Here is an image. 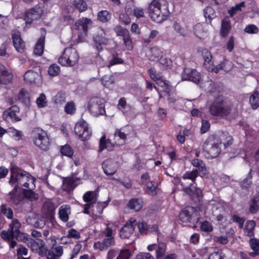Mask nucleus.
<instances>
[{
  "label": "nucleus",
  "mask_w": 259,
  "mask_h": 259,
  "mask_svg": "<svg viewBox=\"0 0 259 259\" xmlns=\"http://www.w3.org/2000/svg\"><path fill=\"white\" fill-rule=\"evenodd\" d=\"M74 132L78 135V138L81 141H85L90 139L91 132L89 130L88 124L83 119L77 122L74 127Z\"/></svg>",
  "instance_id": "obj_11"
},
{
  "label": "nucleus",
  "mask_w": 259,
  "mask_h": 259,
  "mask_svg": "<svg viewBox=\"0 0 259 259\" xmlns=\"http://www.w3.org/2000/svg\"><path fill=\"white\" fill-rule=\"evenodd\" d=\"M31 138L35 146L41 150L46 151L49 148L50 141L46 131L36 127L31 132Z\"/></svg>",
  "instance_id": "obj_8"
},
{
  "label": "nucleus",
  "mask_w": 259,
  "mask_h": 259,
  "mask_svg": "<svg viewBox=\"0 0 259 259\" xmlns=\"http://www.w3.org/2000/svg\"><path fill=\"white\" fill-rule=\"evenodd\" d=\"M43 209L46 211L47 214H52L55 210V207L51 202L46 201L44 204Z\"/></svg>",
  "instance_id": "obj_52"
},
{
  "label": "nucleus",
  "mask_w": 259,
  "mask_h": 259,
  "mask_svg": "<svg viewBox=\"0 0 259 259\" xmlns=\"http://www.w3.org/2000/svg\"><path fill=\"white\" fill-rule=\"evenodd\" d=\"M71 3L80 12H84L87 9L88 6L84 0H72Z\"/></svg>",
  "instance_id": "obj_37"
},
{
  "label": "nucleus",
  "mask_w": 259,
  "mask_h": 259,
  "mask_svg": "<svg viewBox=\"0 0 259 259\" xmlns=\"http://www.w3.org/2000/svg\"><path fill=\"white\" fill-rule=\"evenodd\" d=\"M79 56L76 50L73 48H66L58 59L59 63L63 66H73L77 63Z\"/></svg>",
  "instance_id": "obj_9"
},
{
  "label": "nucleus",
  "mask_w": 259,
  "mask_h": 259,
  "mask_svg": "<svg viewBox=\"0 0 259 259\" xmlns=\"http://www.w3.org/2000/svg\"><path fill=\"white\" fill-rule=\"evenodd\" d=\"M192 164L194 166L198 167L199 171V175L201 177H203L206 174V167L202 160L198 159H193L192 160Z\"/></svg>",
  "instance_id": "obj_27"
},
{
  "label": "nucleus",
  "mask_w": 259,
  "mask_h": 259,
  "mask_svg": "<svg viewBox=\"0 0 259 259\" xmlns=\"http://www.w3.org/2000/svg\"><path fill=\"white\" fill-rule=\"evenodd\" d=\"M127 207L135 211H139L143 206V201L141 199L133 198L130 200Z\"/></svg>",
  "instance_id": "obj_25"
},
{
  "label": "nucleus",
  "mask_w": 259,
  "mask_h": 259,
  "mask_svg": "<svg viewBox=\"0 0 259 259\" xmlns=\"http://www.w3.org/2000/svg\"><path fill=\"white\" fill-rule=\"evenodd\" d=\"M197 211L191 206H187L179 213V220L183 223L196 222L198 221Z\"/></svg>",
  "instance_id": "obj_13"
},
{
  "label": "nucleus",
  "mask_w": 259,
  "mask_h": 259,
  "mask_svg": "<svg viewBox=\"0 0 259 259\" xmlns=\"http://www.w3.org/2000/svg\"><path fill=\"white\" fill-rule=\"evenodd\" d=\"M70 213V207L69 205H62L59 211L60 219L63 222H66L69 219V214Z\"/></svg>",
  "instance_id": "obj_26"
},
{
  "label": "nucleus",
  "mask_w": 259,
  "mask_h": 259,
  "mask_svg": "<svg viewBox=\"0 0 259 259\" xmlns=\"http://www.w3.org/2000/svg\"><path fill=\"white\" fill-rule=\"evenodd\" d=\"M92 21L91 19L82 17L78 19L74 24V29L80 31L78 38L84 37L87 36L88 29L92 27Z\"/></svg>",
  "instance_id": "obj_14"
},
{
  "label": "nucleus",
  "mask_w": 259,
  "mask_h": 259,
  "mask_svg": "<svg viewBox=\"0 0 259 259\" xmlns=\"http://www.w3.org/2000/svg\"><path fill=\"white\" fill-rule=\"evenodd\" d=\"M23 193L25 197L30 201L37 200L38 198V195L31 189H24Z\"/></svg>",
  "instance_id": "obj_46"
},
{
  "label": "nucleus",
  "mask_w": 259,
  "mask_h": 259,
  "mask_svg": "<svg viewBox=\"0 0 259 259\" xmlns=\"http://www.w3.org/2000/svg\"><path fill=\"white\" fill-rule=\"evenodd\" d=\"M201 230L203 231L209 232H211L213 230V227L212 225L207 221H204L201 224Z\"/></svg>",
  "instance_id": "obj_64"
},
{
  "label": "nucleus",
  "mask_w": 259,
  "mask_h": 259,
  "mask_svg": "<svg viewBox=\"0 0 259 259\" xmlns=\"http://www.w3.org/2000/svg\"><path fill=\"white\" fill-rule=\"evenodd\" d=\"M137 226L141 234L146 235L150 232L154 231L157 229L156 226L153 225L152 227L148 225L146 223L142 221L138 222L137 221Z\"/></svg>",
  "instance_id": "obj_21"
},
{
  "label": "nucleus",
  "mask_w": 259,
  "mask_h": 259,
  "mask_svg": "<svg viewBox=\"0 0 259 259\" xmlns=\"http://www.w3.org/2000/svg\"><path fill=\"white\" fill-rule=\"evenodd\" d=\"M11 178L9 184L15 188L20 189L21 187L29 188L30 185H34V178L27 172L21 169L17 166L11 169Z\"/></svg>",
  "instance_id": "obj_4"
},
{
  "label": "nucleus",
  "mask_w": 259,
  "mask_h": 259,
  "mask_svg": "<svg viewBox=\"0 0 259 259\" xmlns=\"http://www.w3.org/2000/svg\"><path fill=\"white\" fill-rule=\"evenodd\" d=\"M39 77V74L31 70L27 71L24 75V80L28 83H32L35 82V80Z\"/></svg>",
  "instance_id": "obj_33"
},
{
  "label": "nucleus",
  "mask_w": 259,
  "mask_h": 259,
  "mask_svg": "<svg viewBox=\"0 0 259 259\" xmlns=\"http://www.w3.org/2000/svg\"><path fill=\"white\" fill-rule=\"evenodd\" d=\"M59 72L60 67L56 64H53L49 68L48 73L52 76L58 75Z\"/></svg>",
  "instance_id": "obj_59"
},
{
  "label": "nucleus",
  "mask_w": 259,
  "mask_h": 259,
  "mask_svg": "<svg viewBox=\"0 0 259 259\" xmlns=\"http://www.w3.org/2000/svg\"><path fill=\"white\" fill-rule=\"evenodd\" d=\"M42 13V9L37 6L29 9L25 13L26 23L31 24L33 21L38 20L41 17Z\"/></svg>",
  "instance_id": "obj_15"
},
{
  "label": "nucleus",
  "mask_w": 259,
  "mask_h": 259,
  "mask_svg": "<svg viewBox=\"0 0 259 259\" xmlns=\"http://www.w3.org/2000/svg\"><path fill=\"white\" fill-rule=\"evenodd\" d=\"M19 112V107L15 105V106H12L9 109H8L7 111H6L4 112L3 116H5L6 115L7 119L8 117H9L12 120L19 121V120H20V119L17 116V113Z\"/></svg>",
  "instance_id": "obj_23"
},
{
  "label": "nucleus",
  "mask_w": 259,
  "mask_h": 259,
  "mask_svg": "<svg viewBox=\"0 0 259 259\" xmlns=\"http://www.w3.org/2000/svg\"><path fill=\"white\" fill-rule=\"evenodd\" d=\"M12 74L3 65H0V83L7 84L12 81Z\"/></svg>",
  "instance_id": "obj_20"
},
{
  "label": "nucleus",
  "mask_w": 259,
  "mask_h": 259,
  "mask_svg": "<svg viewBox=\"0 0 259 259\" xmlns=\"http://www.w3.org/2000/svg\"><path fill=\"white\" fill-rule=\"evenodd\" d=\"M102 168L107 175H113L117 170V164L112 159H107L102 163Z\"/></svg>",
  "instance_id": "obj_17"
},
{
  "label": "nucleus",
  "mask_w": 259,
  "mask_h": 259,
  "mask_svg": "<svg viewBox=\"0 0 259 259\" xmlns=\"http://www.w3.org/2000/svg\"><path fill=\"white\" fill-rule=\"evenodd\" d=\"M166 250V244L163 242L159 243L156 250V259H164Z\"/></svg>",
  "instance_id": "obj_41"
},
{
  "label": "nucleus",
  "mask_w": 259,
  "mask_h": 259,
  "mask_svg": "<svg viewBox=\"0 0 259 259\" xmlns=\"http://www.w3.org/2000/svg\"><path fill=\"white\" fill-rule=\"evenodd\" d=\"M198 173V170L196 169L186 171L180 181L183 187V191L196 202L199 201L202 197L201 190L194 185Z\"/></svg>",
  "instance_id": "obj_2"
},
{
  "label": "nucleus",
  "mask_w": 259,
  "mask_h": 259,
  "mask_svg": "<svg viewBox=\"0 0 259 259\" xmlns=\"http://www.w3.org/2000/svg\"><path fill=\"white\" fill-rule=\"evenodd\" d=\"M148 72L151 78L155 81L161 76L159 73L156 72L154 68H150L148 70Z\"/></svg>",
  "instance_id": "obj_61"
},
{
  "label": "nucleus",
  "mask_w": 259,
  "mask_h": 259,
  "mask_svg": "<svg viewBox=\"0 0 259 259\" xmlns=\"http://www.w3.org/2000/svg\"><path fill=\"white\" fill-rule=\"evenodd\" d=\"M148 10L149 17L153 21L161 23L167 19L172 9L169 8L166 0H153L149 4Z\"/></svg>",
  "instance_id": "obj_3"
},
{
  "label": "nucleus",
  "mask_w": 259,
  "mask_h": 259,
  "mask_svg": "<svg viewBox=\"0 0 259 259\" xmlns=\"http://www.w3.org/2000/svg\"><path fill=\"white\" fill-rule=\"evenodd\" d=\"M252 169H250L246 178L243 180L242 183V187L243 188H247L252 183Z\"/></svg>",
  "instance_id": "obj_53"
},
{
  "label": "nucleus",
  "mask_w": 259,
  "mask_h": 259,
  "mask_svg": "<svg viewBox=\"0 0 259 259\" xmlns=\"http://www.w3.org/2000/svg\"><path fill=\"white\" fill-rule=\"evenodd\" d=\"M136 226L137 220L136 219L131 218L127 220L125 224L120 229V237L123 239H129L133 234Z\"/></svg>",
  "instance_id": "obj_12"
},
{
  "label": "nucleus",
  "mask_w": 259,
  "mask_h": 259,
  "mask_svg": "<svg viewBox=\"0 0 259 259\" xmlns=\"http://www.w3.org/2000/svg\"><path fill=\"white\" fill-rule=\"evenodd\" d=\"M231 111L230 105L225 102L221 96L215 99L209 107V112L211 115L221 117L227 116Z\"/></svg>",
  "instance_id": "obj_7"
},
{
  "label": "nucleus",
  "mask_w": 259,
  "mask_h": 259,
  "mask_svg": "<svg viewBox=\"0 0 259 259\" xmlns=\"http://www.w3.org/2000/svg\"><path fill=\"white\" fill-rule=\"evenodd\" d=\"M255 226L254 221L252 220L248 221L245 225V233L249 237L253 236L254 228Z\"/></svg>",
  "instance_id": "obj_39"
},
{
  "label": "nucleus",
  "mask_w": 259,
  "mask_h": 259,
  "mask_svg": "<svg viewBox=\"0 0 259 259\" xmlns=\"http://www.w3.org/2000/svg\"><path fill=\"white\" fill-rule=\"evenodd\" d=\"M106 34L103 30H101L94 37V40L96 44V49L98 51L102 50L101 46L102 45H107L108 42V39L105 36Z\"/></svg>",
  "instance_id": "obj_18"
},
{
  "label": "nucleus",
  "mask_w": 259,
  "mask_h": 259,
  "mask_svg": "<svg viewBox=\"0 0 259 259\" xmlns=\"http://www.w3.org/2000/svg\"><path fill=\"white\" fill-rule=\"evenodd\" d=\"M258 31V27L253 24L248 25L244 29V31L249 34H256Z\"/></svg>",
  "instance_id": "obj_57"
},
{
  "label": "nucleus",
  "mask_w": 259,
  "mask_h": 259,
  "mask_svg": "<svg viewBox=\"0 0 259 259\" xmlns=\"http://www.w3.org/2000/svg\"><path fill=\"white\" fill-rule=\"evenodd\" d=\"M75 110V105L73 102H68L65 106V111L67 114H72Z\"/></svg>",
  "instance_id": "obj_63"
},
{
  "label": "nucleus",
  "mask_w": 259,
  "mask_h": 259,
  "mask_svg": "<svg viewBox=\"0 0 259 259\" xmlns=\"http://www.w3.org/2000/svg\"><path fill=\"white\" fill-rule=\"evenodd\" d=\"M97 192L94 191H88L83 196V200L89 203H95L97 200Z\"/></svg>",
  "instance_id": "obj_32"
},
{
  "label": "nucleus",
  "mask_w": 259,
  "mask_h": 259,
  "mask_svg": "<svg viewBox=\"0 0 259 259\" xmlns=\"http://www.w3.org/2000/svg\"><path fill=\"white\" fill-rule=\"evenodd\" d=\"M18 190V189L17 187H14L9 194V201L16 205L19 204L23 199L22 195L17 193Z\"/></svg>",
  "instance_id": "obj_24"
},
{
  "label": "nucleus",
  "mask_w": 259,
  "mask_h": 259,
  "mask_svg": "<svg viewBox=\"0 0 259 259\" xmlns=\"http://www.w3.org/2000/svg\"><path fill=\"white\" fill-rule=\"evenodd\" d=\"M123 61L121 59L118 57L117 54L114 53L113 54L112 59L110 61L107 67L109 68L112 65L117 64H121L123 63Z\"/></svg>",
  "instance_id": "obj_60"
},
{
  "label": "nucleus",
  "mask_w": 259,
  "mask_h": 259,
  "mask_svg": "<svg viewBox=\"0 0 259 259\" xmlns=\"http://www.w3.org/2000/svg\"><path fill=\"white\" fill-rule=\"evenodd\" d=\"M259 209V196H255L252 199L250 206V211L251 213H254Z\"/></svg>",
  "instance_id": "obj_45"
},
{
  "label": "nucleus",
  "mask_w": 259,
  "mask_h": 259,
  "mask_svg": "<svg viewBox=\"0 0 259 259\" xmlns=\"http://www.w3.org/2000/svg\"><path fill=\"white\" fill-rule=\"evenodd\" d=\"M115 242L113 237H106L102 242L97 241L94 243V246L100 250L107 249L108 248L115 245Z\"/></svg>",
  "instance_id": "obj_19"
},
{
  "label": "nucleus",
  "mask_w": 259,
  "mask_h": 259,
  "mask_svg": "<svg viewBox=\"0 0 259 259\" xmlns=\"http://www.w3.org/2000/svg\"><path fill=\"white\" fill-rule=\"evenodd\" d=\"M114 82V79L111 75H105L102 78V84L106 88H110Z\"/></svg>",
  "instance_id": "obj_50"
},
{
  "label": "nucleus",
  "mask_w": 259,
  "mask_h": 259,
  "mask_svg": "<svg viewBox=\"0 0 259 259\" xmlns=\"http://www.w3.org/2000/svg\"><path fill=\"white\" fill-rule=\"evenodd\" d=\"M202 55L204 60L203 67L209 72L217 73L221 70L227 71L232 67L231 63L224 57L222 58L220 64L215 66L212 61L211 53L207 50H203Z\"/></svg>",
  "instance_id": "obj_5"
},
{
  "label": "nucleus",
  "mask_w": 259,
  "mask_h": 259,
  "mask_svg": "<svg viewBox=\"0 0 259 259\" xmlns=\"http://www.w3.org/2000/svg\"><path fill=\"white\" fill-rule=\"evenodd\" d=\"M54 102L57 105H61L66 101V95L63 92H58L54 97Z\"/></svg>",
  "instance_id": "obj_43"
},
{
  "label": "nucleus",
  "mask_w": 259,
  "mask_h": 259,
  "mask_svg": "<svg viewBox=\"0 0 259 259\" xmlns=\"http://www.w3.org/2000/svg\"><path fill=\"white\" fill-rule=\"evenodd\" d=\"M104 103L105 101L103 98L99 97L91 98L89 104V110L91 113L95 116L104 114L105 113Z\"/></svg>",
  "instance_id": "obj_10"
},
{
  "label": "nucleus",
  "mask_w": 259,
  "mask_h": 259,
  "mask_svg": "<svg viewBox=\"0 0 259 259\" xmlns=\"http://www.w3.org/2000/svg\"><path fill=\"white\" fill-rule=\"evenodd\" d=\"M249 102L253 109H256L259 107V93L257 91L250 96Z\"/></svg>",
  "instance_id": "obj_36"
},
{
  "label": "nucleus",
  "mask_w": 259,
  "mask_h": 259,
  "mask_svg": "<svg viewBox=\"0 0 259 259\" xmlns=\"http://www.w3.org/2000/svg\"><path fill=\"white\" fill-rule=\"evenodd\" d=\"M115 143H111L109 140H106L105 136H103L100 140V147L99 151L101 152L104 149H107L109 151L112 150Z\"/></svg>",
  "instance_id": "obj_28"
},
{
  "label": "nucleus",
  "mask_w": 259,
  "mask_h": 259,
  "mask_svg": "<svg viewBox=\"0 0 259 259\" xmlns=\"http://www.w3.org/2000/svg\"><path fill=\"white\" fill-rule=\"evenodd\" d=\"M249 244L251 248L254 251L249 253L250 256L254 257L259 255V240L251 238L249 240Z\"/></svg>",
  "instance_id": "obj_35"
},
{
  "label": "nucleus",
  "mask_w": 259,
  "mask_h": 259,
  "mask_svg": "<svg viewBox=\"0 0 259 259\" xmlns=\"http://www.w3.org/2000/svg\"><path fill=\"white\" fill-rule=\"evenodd\" d=\"M193 69L191 68H185L183 72L181 74V77L182 80H189L190 79V77L191 74L192 75V72Z\"/></svg>",
  "instance_id": "obj_62"
},
{
  "label": "nucleus",
  "mask_w": 259,
  "mask_h": 259,
  "mask_svg": "<svg viewBox=\"0 0 259 259\" xmlns=\"http://www.w3.org/2000/svg\"><path fill=\"white\" fill-rule=\"evenodd\" d=\"M63 253V248L62 246H59L56 247H52L51 250L48 251L47 255H52L54 257L59 258Z\"/></svg>",
  "instance_id": "obj_47"
},
{
  "label": "nucleus",
  "mask_w": 259,
  "mask_h": 259,
  "mask_svg": "<svg viewBox=\"0 0 259 259\" xmlns=\"http://www.w3.org/2000/svg\"><path fill=\"white\" fill-rule=\"evenodd\" d=\"M129 134L128 131L125 127L116 129L113 135L114 143L118 146L124 145Z\"/></svg>",
  "instance_id": "obj_16"
},
{
  "label": "nucleus",
  "mask_w": 259,
  "mask_h": 259,
  "mask_svg": "<svg viewBox=\"0 0 259 259\" xmlns=\"http://www.w3.org/2000/svg\"><path fill=\"white\" fill-rule=\"evenodd\" d=\"M111 18V14L106 10H102L98 14V19L102 22H106Z\"/></svg>",
  "instance_id": "obj_42"
},
{
  "label": "nucleus",
  "mask_w": 259,
  "mask_h": 259,
  "mask_svg": "<svg viewBox=\"0 0 259 259\" xmlns=\"http://www.w3.org/2000/svg\"><path fill=\"white\" fill-rule=\"evenodd\" d=\"M204 15L206 18L211 20L216 16L214 9L211 7H207L203 10Z\"/></svg>",
  "instance_id": "obj_48"
},
{
  "label": "nucleus",
  "mask_w": 259,
  "mask_h": 259,
  "mask_svg": "<svg viewBox=\"0 0 259 259\" xmlns=\"http://www.w3.org/2000/svg\"><path fill=\"white\" fill-rule=\"evenodd\" d=\"M159 64L160 67L162 69H166L170 68L172 65L171 60L167 58H163L162 57L160 59Z\"/></svg>",
  "instance_id": "obj_51"
},
{
  "label": "nucleus",
  "mask_w": 259,
  "mask_h": 259,
  "mask_svg": "<svg viewBox=\"0 0 259 259\" xmlns=\"http://www.w3.org/2000/svg\"><path fill=\"white\" fill-rule=\"evenodd\" d=\"M156 82L158 85L163 88L166 93L170 92L172 89V87L169 84V82L164 79L162 76L156 81Z\"/></svg>",
  "instance_id": "obj_38"
},
{
  "label": "nucleus",
  "mask_w": 259,
  "mask_h": 259,
  "mask_svg": "<svg viewBox=\"0 0 259 259\" xmlns=\"http://www.w3.org/2000/svg\"><path fill=\"white\" fill-rule=\"evenodd\" d=\"M36 103L39 108H42L47 105L46 97L45 94L41 93L36 99Z\"/></svg>",
  "instance_id": "obj_54"
},
{
  "label": "nucleus",
  "mask_w": 259,
  "mask_h": 259,
  "mask_svg": "<svg viewBox=\"0 0 259 259\" xmlns=\"http://www.w3.org/2000/svg\"><path fill=\"white\" fill-rule=\"evenodd\" d=\"M1 211L8 219L13 218V212L11 208L7 207L5 205L3 204L1 206Z\"/></svg>",
  "instance_id": "obj_56"
},
{
  "label": "nucleus",
  "mask_w": 259,
  "mask_h": 259,
  "mask_svg": "<svg viewBox=\"0 0 259 259\" xmlns=\"http://www.w3.org/2000/svg\"><path fill=\"white\" fill-rule=\"evenodd\" d=\"M223 143L227 148L233 143V138L228 132L220 134L217 139L206 141L203 145V151L206 153L205 156L208 158H213L217 157L221 152V145Z\"/></svg>",
  "instance_id": "obj_1"
},
{
  "label": "nucleus",
  "mask_w": 259,
  "mask_h": 259,
  "mask_svg": "<svg viewBox=\"0 0 259 259\" xmlns=\"http://www.w3.org/2000/svg\"><path fill=\"white\" fill-rule=\"evenodd\" d=\"M20 226L21 224L16 219L14 220L10 224L8 230H3L1 233V237L3 239L11 241L10 244L11 248H14L17 245L16 241L12 240L13 239L22 241H23L25 239L23 234L19 230Z\"/></svg>",
  "instance_id": "obj_6"
},
{
  "label": "nucleus",
  "mask_w": 259,
  "mask_h": 259,
  "mask_svg": "<svg viewBox=\"0 0 259 259\" xmlns=\"http://www.w3.org/2000/svg\"><path fill=\"white\" fill-rule=\"evenodd\" d=\"M61 153L62 155L70 157L73 155V151L69 145H66L62 147Z\"/></svg>",
  "instance_id": "obj_55"
},
{
  "label": "nucleus",
  "mask_w": 259,
  "mask_h": 259,
  "mask_svg": "<svg viewBox=\"0 0 259 259\" xmlns=\"http://www.w3.org/2000/svg\"><path fill=\"white\" fill-rule=\"evenodd\" d=\"M45 39V36L41 35L36 42L34 49V54L35 55L40 56L42 54L44 50Z\"/></svg>",
  "instance_id": "obj_29"
},
{
  "label": "nucleus",
  "mask_w": 259,
  "mask_h": 259,
  "mask_svg": "<svg viewBox=\"0 0 259 259\" xmlns=\"http://www.w3.org/2000/svg\"><path fill=\"white\" fill-rule=\"evenodd\" d=\"M201 76L200 73L195 69H193L192 75L190 77L189 80H190L195 83H198L200 80Z\"/></svg>",
  "instance_id": "obj_58"
},
{
  "label": "nucleus",
  "mask_w": 259,
  "mask_h": 259,
  "mask_svg": "<svg viewBox=\"0 0 259 259\" xmlns=\"http://www.w3.org/2000/svg\"><path fill=\"white\" fill-rule=\"evenodd\" d=\"M245 7L244 2H242L237 4L235 7H232L229 11L228 13L230 17H233L236 15L238 12L241 11V8Z\"/></svg>",
  "instance_id": "obj_49"
},
{
  "label": "nucleus",
  "mask_w": 259,
  "mask_h": 259,
  "mask_svg": "<svg viewBox=\"0 0 259 259\" xmlns=\"http://www.w3.org/2000/svg\"><path fill=\"white\" fill-rule=\"evenodd\" d=\"M75 181L72 179H66L63 181L62 190L67 192H70L74 189L75 185Z\"/></svg>",
  "instance_id": "obj_34"
},
{
  "label": "nucleus",
  "mask_w": 259,
  "mask_h": 259,
  "mask_svg": "<svg viewBox=\"0 0 259 259\" xmlns=\"http://www.w3.org/2000/svg\"><path fill=\"white\" fill-rule=\"evenodd\" d=\"M231 29L230 21L227 19H224L222 21L220 34L223 37L228 35Z\"/></svg>",
  "instance_id": "obj_30"
},
{
  "label": "nucleus",
  "mask_w": 259,
  "mask_h": 259,
  "mask_svg": "<svg viewBox=\"0 0 259 259\" xmlns=\"http://www.w3.org/2000/svg\"><path fill=\"white\" fill-rule=\"evenodd\" d=\"M13 42L16 50L19 52H23L25 48L24 42L22 41L18 32L12 35Z\"/></svg>",
  "instance_id": "obj_22"
},
{
  "label": "nucleus",
  "mask_w": 259,
  "mask_h": 259,
  "mask_svg": "<svg viewBox=\"0 0 259 259\" xmlns=\"http://www.w3.org/2000/svg\"><path fill=\"white\" fill-rule=\"evenodd\" d=\"M150 52L151 54V60H159L162 57L163 52L157 47L152 48Z\"/></svg>",
  "instance_id": "obj_40"
},
{
  "label": "nucleus",
  "mask_w": 259,
  "mask_h": 259,
  "mask_svg": "<svg viewBox=\"0 0 259 259\" xmlns=\"http://www.w3.org/2000/svg\"><path fill=\"white\" fill-rule=\"evenodd\" d=\"M18 100L26 106L30 104V97L28 92L24 89H22L18 95Z\"/></svg>",
  "instance_id": "obj_31"
},
{
  "label": "nucleus",
  "mask_w": 259,
  "mask_h": 259,
  "mask_svg": "<svg viewBox=\"0 0 259 259\" xmlns=\"http://www.w3.org/2000/svg\"><path fill=\"white\" fill-rule=\"evenodd\" d=\"M157 190V186L154 182L150 181L146 184V192L149 195H156Z\"/></svg>",
  "instance_id": "obj_44"
}]
</instances>
